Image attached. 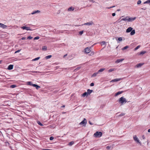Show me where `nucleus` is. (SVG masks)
<instances>
[{"mask_svg": "<svg viewBox=\"0 0 150 150\" xmlns=\"http://www.w3.org/2000/svg\"><path fill=\"white\" fill-rule=\"evenodd\" d=\"M100 43L101 45H105L106 42L105 41H103L102 42H100Z\"/></svg>", "mask_w": 150, "mask_h": 150, "instance_id": "473e14b6", "label": "nucleus"}, {"mask_svg": "<svg viewBox=\"0 0 150 150\" xmlns=\"http://www.w3.org/2000/svg\"><path fill=\"white\" fill-rule=\"evenodd\" d=\"M112 15L113 16H114L115 15V13H113L112 14Z\"/></svg>", "mask_w": 150, "mask_h": 150, "instance_id": "864d4df0", "label": "nucleus"}, {"mask_svg": "<svg viewBox=\"0 0 150 150\" xmlns=\"http://www.w3.org/2000/svg\"><path fill=\"white\" fill-rule=\"evenodd\" d=\"M27 84L28 85H30L33 86V84L32 83L31 81H28L27 82Z\"/></svg>", "mask_w": 150, "mask_h": 150, "instance_id": "5701e85b", "label": "nucleus"}, {"mask_svg": "<svg viewBox=\"0 0 150 150\" xmlns=\"http://www.w3.org/2000/svg\"><path fill=\"white\" fill-rule=\"evenodd\" d=\"M124 59H117L115 62V63H119L120 62H122L124 60Z\"/></svg>", "mask_w": 150, "mask_h": 150, "instance_id": "4468645a", "label": "nucleus"}, {"mask_svg": "<svg viewBox=\"0 0 150 150\" xmlns=\"http://www.w3.org/2000/svg\"><path fill=\"white\" fill-rule=\"evenodd\" d=\"M142 139H145V137H144V135H143L142 136Z\"/></svg>", "mask_w": 150, "mask_h": 150, "instance_id": "6e6d98bb", "label": "nucleus"}, {"mask_svg": "<svg viewBox=\"0 0 150 150\" xmlns=\"http://www.w3.org/2000/svg\"><path fill=\"white\" fill-rule=\"evenodd\" d=\"M83 33V30H82V31H80L79 32V35H82Z\"/></svg>", "mask_w": 150, "mask_h": 150, "instance_id": "4c0bfd02", "label": "nucleus"}, {"mask_svg": "<svg viewBox=\"0 0 150 150\" xmlns=\"http://www.w3.org/2000/svg\"><path fill=\"white\" fill-rule=\"evenodd\" d=\"M32 72L33 73H39V71H32Z\"/></svg>", "mask_w": 150, "mask_h": 150, "instance_id": "a18cd8bd", "label": "nucleus"}, {"mask_svg": "<svg viewBox=\"0 0 150 150\" xmlns=\"http://www.w3.org/2000/svg\"><path fill=\"white\" fill-rule=\"evenodd\" d=\"M38 124L39 125H40L41 126H43V125L39 121H38L37 122Z\"/></svg>", "mask_w": 150, "mask_h": 150, "instance_id": "e433bc0d", "label": "nucleus"}, {"mask_svg": "<svg viewBox=\"0 0 150 150\" xmlns=\"http://www.w3.org/2000/svg\"><path fill=\"white\" fill-rule=\"evenodd\" d=\"M92 45L91 47H87L85 48V57H87L88 55L89 56H91L94 55V52L91 51V49L93 47Z\"/></svg>", "mask_w": 150, "mask_h": 150, "instance_id": "f257e3e1", "label": "nucleus"}, {"mask_svg": "<svg viewBox=\"0 0 150 150\" xmlns=\"http://www.w3.org/2000/svg\"><path fill=\"white\" fill-rule=\"evenodd\" d=\"M148 4L150 6V0H147L146 1H145L144 2V4Z\"/></svg>", "mask_w": 150, "mask_h": 150, "instance_id": "4be33fe9", "label": "nucleus"}, {"mask_svg": "<svg viewBox=\"0 0 150 150\" xmlns=\"http://www.w3.org/2000/svg\"><path fill=\"white\" fill-rule=\"evenodd\" d=\"M134 140L137 143H139L140 145H141L142 143L139 140V139L137 137L136 135H134L133 137Z\"/></svg>", "mask_w": 150, "mask_h": 150, "instance_id": "20e7f679", "label": "nucleus"}, {"mask_svg": "<svg viewBox=\"0 0 150 150\" xmlns=\"http://www.w3.org/2000/svg\"><path fill=\"white\" fill-rule=\"evenodd\" d=\"M74 8L73 7L71 6L68 9H74Z\"/></svg>", "mask_w": 150, "mask_h": 150, "instance_id": "79ce46f5", "label": "nucleus"}, {"mask_svg": "<svg viewBox=\"0 0 150 150\" xmlns=\"http://www.w3.org/2000/svg\"><path fill=\"white\" fill-rule=\"evenodd\" d=\"M115 7V6H110L109 7H108L107 8H108V9H110V8H113V7Z\"/></svg>", "mask_w": 150, "mask_h": 150, "instance_id": "de8ad7c7", "label": "nucleus"}, {"mask_svg": "<svg viewBox=\"0 0 150 150\" xmlns=\"http://www.w3.org/2000/svg\"><path fill=\"white\" fill-rule=\"evenodd\" d=\"M102 135V134L101 132H96L94 134V136L95 137H100Z\"/></svg>", "mask_w": 150, "mask_h": 150, "instance_id": "7ed1b4c3", "label": "nucleus"}, {"mask_svg": "<svg viewBox=\"0 0 150 150\" xmlns=\"http://www.w3.org/2000/svg\"><path fill=\"white\" fill-rule=\"evenodd\" d=\"M87 121L86 120V119H85V125L86 124V123H87Z\"/></svg>", "mask_w": 150, "mask_h": 150, "instance_id": "680f3d73", "label": "nucleus"}, {"mask_svg": "<svg viewBox=\"0 0 150 150\" xmlns=\"http://www.w3.org/2000/svg\"><path fill=\"white\" fill-rule=\"evenodd\" d=\"M40 58V57H38L37 58H36L34 59H33L32 60V61H36V60H37L38 59H39Z\"/></svg>", "mask_w": 150, "mask_h": 150, "instance_id": "cd10ccee", "label": "nucleus"}, {"mask_svg": "<svg viewBox=\"0 0 150 150\" xmlns=\"http://www.w3.org/2000/svg\"><path fill=\"white\" fill-rule=\"evenodd\" d=\"M94 23L92 21H91L85 23V26H91L94 25Z\"/></svg>", "mask_w": 150, "mask_h": 150, "instance_id": "0eeeda50", "label": "nucleus"}, {"mask_svg": "<svg viewBox=\"0 0 150 150\" xmlns=\"http://www.w3.org/2000/svg\"><path fill=\"white\" fill-rule=\"evenodd\" d=\"M135 33V30H132L131 33H130V35H133Z\"/></svg>", "mask_w": 150, "mask_h": 150, "instance_id": "aec40b11", "label": "nucleus"}, {"mask_svg": "<svg viewBox=\"0 0 150 150\" xmlns=\"http://www.w3.org/2000/svg\"><path fill=\"white\" fill-rule=\"evenodd\" d=\"M119 101L121 105H122L124 104L125 103L127 102V100L125 98L122 96L119 99Z\"/></svg>", "mask_w": 150, "mask_h": 150, "instance_id": "f03ea898", "label": "nucleus"}, {"mask_svg": "<svg viewBox=\"0 0 150 150\" xmlns=\"http://www.w3.org/2000/svg\"><path fill=\"white\" fill-rule=\"evenodd\" d=\"M54 139V137H51L50 138V140H52Z\"/></svg>", "mask_w": 150, "mask_h": 150, "instance_id": "3c124183", "label": "nucleus"}, {"mask_svg": "<svg viewBox=\"0 0 150 150\" xmlns=\"http://www.w3.org/2000/svg\"><path fill=\"white\" fill-rule=\"evenodd\" d=\"M106 149L108 150L110 149V147L109 146H107L106 147Z\"/></svg>", "mask_w": 150, "mask_h": 150, "instance_id": "8fccbe9b", "label": "nucleus"}, {"mask_svg": "<svg viewBox=\"0 0 150 150\" xmlns=\"http://www.w3.org/2000/svg\"><path fill=\"white\" fill-rule=\"evenodd\" d=\"M144 64V63H139L138 64L135 66V68H139L140 67Z\"/></svg>", "mask_w": 150, "mask_h": 150, "instance_id": "1a4fd4ad", "label": "nucleus"}, {"mask_svg": "<svg viewBox=\"0 0 150 150\" xmlns=\"http://www.w3.org/2000/svg\"><path fill=\"white\" fill-rule=\"evenodd\" d=\"M84 124V119L83 120L79 123V125H81L82 124Z\"/></svg>", "mask_w": 150, "mask_h": 150, "instance_id": "72a5a7b5", "label": "nucleus"}, {"mask_svg": "<svg viewBox=\"0 0 150 150\" xmlns=\"http://www.w3.org/2000/svg\"><path fill=\"white\" fill-rule=\"evenodd\" d=\"M136 17L132 18L128 16V22H132L134 20L136 19Z\"/></svg>", "mask_w": 150, "mask_h": 150, "instance_id": "6e6552de", "label": "nucleus"}, {"mask_svg": "<svg viewBox=\"0 0 150 150\" xmlns=\"http://www.w3.org/2000/svg\"><path fill=\"white\" fill-rule=\"evenodd\" d=\"M93 91V90L88 89L87 90V92H85V96H88L90 95V94Z\"/></svg>", "mask_w": 150, "mask_h": 150, "instance_id": "39448f33", "label": "nucleus"}, {"mask_svg": "<svg viewBox=\"0 0 150 150\" xmlns=\"http://www.w3.org/2000/svg\"><path fill=\"white\" fill-rule=\"evenodd\" d=\"M148 132H150V128L148 130Z\"/></svg>", "mask_w": 150, "mask_h": 150, "instance_id": "e2e57ef3", "label": "nucleus"}, {"mask_svg": "<svg viewBox=\"0 0 150 150\" xmlns=\"http://www.w3.org/2000/svg\"><path fill=\"white\" fill-rule=\"evenodd\" d=\"M115 70V69H110L108 70V72H111Z\"/></svg>", "mask_w": 150, "mask_h": 150, "instance_id": "bb28decb", "label": "nucleus"}, {"mask_svg": "<svg viewBox=\"0 0 150 150\" xmlns=\"http://www.w3.org/2000/svg\"><path fill=\"white\" fill-rule=\"evenodd\" d=\"M21 28L23 30H32L30 29V27H27L26 26H23L21 27Z\"/></svg>", "mask_w": 150, "mask_h": 150, "instance_id": "9b49d317", "label": "nucleus"}, {"mask_svg": "<svg viewBox=\"0 0 150 150\" xmlns=\"http://www.w3.org/2000/svg\"><path fill=\"white\" fill-rule=\"evenodd\" d=\"M129 47L128 46H126L125 47H124L123 48H122V50H125L127 49V48H128Z\"/></svg>", "mask_w": 150, "mask_h": 150, "instance_id": "c9c22d12", "label": "nucleus"}, {"mask_svg": "<svg viewBox=\"0 0 150 150\" xmlns=\"http://www.w3.org/2000/svg\"><path fill=\"white\" fill-rule=\"evenodd\" d=\"M25 39V37H23L21 38V39L22 40H24Z\"/></svg>", "mask_w": 150, "mask_h": 150, "instance_id": "5fc2aeb1", "label": "nucleus"}, {"mask_svg": "<svg viewBox=\"0 0 150 150\" xmlns=\"http://www.w3.org/2000/svg\"><path fill=\"white\" fill-rule=\"evenodd\" d=\"M33 86L35 87L37 89H38L40 87V86L36 84H34L33 85Z\"/></svg>", "mask_w": 150, "mask_h": 150, "instance_id": "f3484780", "label": "nucleus"}, {"mask_svg": "<svg viewBox=\"0 0 150 150\" xmlns=\"http://www.w3.org/2000/svg\"><path fill=\"white\" fill-rule=\"evenodd\" d=\"M133 30V28L130 27L128 28L126 30V32L127 33H129Z\"/></svg>", "mask_w": 150, "mask_h": 150, "instance_id": "f8f14e48", "label": "nucleus"}, {"mask_svg": "<svg viewBox=\"0 0 150 150\" xmlns=\"http://www.w3.org/2000/svg\"><path fill=\"white\" fill-rule=\"evenodd\" d=\"M7 27V26L4 25L3 24L0 23V27L2 28L3 29H5Z\"/></svg>", "mask_w": 150, "mask_h": 150, "instance_id": "ddd939ff", "label": "nucleus"}, {"mask_svg": "<svg viewBox=\"0 0 150 150\" xmlns=\"http://www.w3.org/2000/svg\"><path fill=\"white\" fill-rule=\"evenodd\" d=\"M74 143V142L72 141L69 143V145L70 146L72 145Z\"/></svg>", "mask_w": 150, "mask_h": 150, "instance_id": "2f4dec72", "label": "nucleus"}, {"mask_svg": "<svg viewBox=\"0 0 150 150\" xmlns=\"http://www.w3.org/2000/svg\"><path fill=\"white\" fill-rule=\"evenodd\" d=\"M13 65H9L7 69L8 70L12 69H13Z\"/></svg>", "mask_w": 150, "mask_h": 150, "instance_id": "2eb2a0df", "label": "nucleus"}, {"mask_svg": "<svg viewBox=\"0 0 150 150\" xmlns=\"http://www.w3.org/2000/svg\"><path fill=\"white\" fill-rule=\"evenodd\" d=\"M47 50V47L46 46H43L42 48L43 50Z\"/></svg>", "mask_w": 150, "mask_h": 150, "instance_id": "a878e982", "label": "nucleus"}, {"mask_svg": "<svg viewBox=\"0 0 150 150\" xmlns=\"http://www.w3.org/2000/svg\"><path fill=\"white\" fill-rule=\"evenodd\" d=\"M52 13L55 16H57L58 14H59L60 13V11L59 10H53Z\"/></svg>", "mask_w": 150, "mask_h": 150, "instance_id": "423d86ee", "label": "nucleus"}, {"mask_svg": "<svg viewBox=\"0 0 150 150\" xmlns=\"http://www.w3.org/2000/svg\"><path fill=\"white\" fill-rule=\"evenodd\" d=\"M52 56L51 55H48V56H46L45 57V58L46 59H49V58H50L52 57Z\"/></svg>", "mask_w": 150, "mask_h": 150, "instance_id": "c85d7f7f", "label": "nucleus"}, {"mask_svg": "<svg viewBox=\"0 0 150 150\" xmlns=\"http://www.w3.org/2000/svg\"><path fill=\"white\" fill-rule=\"evenodd\" d=\"M118 40L119 41H122V39L121 37H119L118 38Z\"/></svg>", "mask_w": 150, "mask_h": 150, "instance_id": "ea45409f", "label": "nucleus"}, {"mask_svg": "<svg viewBox=\"0 0 150 150\" xmlns=\"http://www.w3.org/2000/svg\"><path fill=\"white\" fill-rule=\"evenodd\" d=\"M16 87V86L15 85H12L10 86V87L11 88H14Z\"/></svg>", "mask_w": 150, "mask_h": 150, "instance_id": "c756f323", "label": "nucleus"}, {"mask_svg": "<svg viewBox=\"0 0 150 150\" xmlns=\"http://www.w3.org/2000/svg\"><path fill=\"white\" fill-rule=\"evenodd\" d=\"M67 54H66L65 55H64V56H63V57L64 58L66 56H67Z\"/></svg>", "mask_w": 150, "mask_h": 150, "instance_id": "13d9d810", "label": "nucleus"}, {"mask_svg": "<svg viewBox=\"0 0 150 150\" xmlns=\"http://www.w3.org/2000/svg\"><path fill=\"white\" fill-rule=\"evenodd\" d=\"M88 1L89 3H93L94 2V1L93 0H88Z\"/></svg>", "mask_w": 150, "mask_h": 150, "instance_id": "c03bdc74", "label": "nucleus"}, {"mask_svg": "<svg viewBox=\"0 0 150 150\" xmlns=\"http://www.w3.org/2000/svg\"><path fill=\"white\" fill-rule=\"evenodd\" d=\"M94 83H91L90 85L91 86H94Z\"/></svg>", "mask_w": 150, "mask_h": 150, "instance_id": "603ef678", "label": "nucleus"}, {"mask_svg": "<svg viewBox=\"0 0 150 150\" xmlns=\"http://www.w3.org/2000/svg\"><path fill=\"white\" fill-rule=\"evenodd\" d=\"M105 69L104 68H102L100 69H99L98 71V73H99L100 72H102Z\"/></svg>", "mask_w": 150, "mask_h": 150, "instance_id": "b1692460", "label": "nucleus"}, {"mask_svg": "<svg viewBox=\"0 0 150 150\" xmlns=\"http://www.w3.org/2000/svg\"><path fill=\"white\" fill-rule=\"evenodd\" d=\"M81 68L80 67H78L74 70V72H76L77 70H79Z\"/></svg>", "mask_w": 150, "mask_h": 150, "instance_id": "7c9ffc66", "label": "nucleus"}, {"mask_svg": "<svg viewBox=\"0 0 150 150\" xmlns=\"http://www.w3.org/2000/svg\"><path fill=\"white\" fill-rule=\"evenodd\" d=\"M140 47V45L138 46L136 48H135V49H134V50L135 51L137 50Z\"/></svg>", "mask_w": 150, "mask_h": 150, "instance_id": "f704fd0d", "label": "nucleus"}, {"mask_svg": "<svg viewBox=\"0 0 150 150\" xmlns=\"http://www.w3.org/2000/svg\"><path fill=\"white\" fill-rule=\"evenodd\" d=\"M122 78H118V79H113L112 81H111L110 82H117L119 81H120L121 80H122Z\"/></svg>", "mask_w": 150, "mask_h": 150, "instance_id": "9d476101", "label": "nucleus"}, {"mask_svg": "<svg viewBox=\"0 0 150 150\" xmlns=\"http://www.w3.org/2000/svg\"><path fill=\"white\" fill-rule=\"evenodd\" d=\"M20 51H21V50H18L16 51L15 52V53H17L19 52Z\"/></svg>", "mask_w": 150, "mask_h": 150, "instance_id": "09e8293b", "label": "nucleus"}, {"mask_svg": "<svg viewBox=\"0 0 150 150\" xmlns=\"http://www.w3.org/2000/svg\"><path fill=\"white\" fill-rule=\"evenodd\" d=\"M98 74V72H95L92 75V77H95L97 76V75Z\"/></svg>", "mask_w": 150, "mask_h": 150, "instance_id": "412c9836", "label": "nucleus"}, {"mask_svg": "<svg viewBox=\"0 0 150 150\" xmlns=\"http://www.w3.org/2000/svg\"><path fill=\"white\" fill-rule=\"evenodd\" d=\"M146 52L145 51H142L140 52L139 54L143 55L146 53Z\"/></svg>", "mask_w": 150, "mask_h": 150, "instance_id": "393cba45", "label": "nucleus"}, {"mask_svg": "<svg viewBox=\"0 0 150 150\" xmlns=\"http://www.w3.org/2000/svg\"><path fill=\"white\" fill-rule=\"evenodd\" d=\"M42 150H51V149H43Z\"/></svg>", "mask_w": 150, "mask_h": 150, "instance_id": "bf43d9fd", "label": "nucleus"}, {"mask_svg": "<svg viewBox=\"0 0 150 150\" xmlns=\"http://www.w3.org/2000/svg\"><path fill=\"white\" fill-rule=\"evenodd\" d=\"M123 92V91H119V92H117L115 94V96H117L118 95L121 94Z\"/></svg>", "mask_w": 150, "mask_h": 150, "instance_id": "a211bd4d", "label": "nucleus"}, {"mask_svg": "<svg viewBox=\"0 0 150 150\" xmlns=\"http://www.w3.org/2000/svg\"><path fill=\"white\" fill-rule=\"evenodd\" d=\"M141 1L140 0H138L137 2V4L139 5L141 3Z\"/></svg>", "mask_w": 150, "mask_h": 150, "instance_id": "58836bf2", "label": "nucleus"}, {"mask_svg": "<svg viewBox=\"0 0 150 150\" xmlns=\"http://www.w3.org/2000/svg\"><path fill=\"white\" fill-rule=\"evenodd\" d=\"M63 107H65L64 105H63L62 106Z\"/></svg>", "mask_w": 150, "mask_h": 150, "instance_id": "0e129e2a", "label": "nucleus"}, {"mask_svg": "<svg viewBox=\"0 0 150 150\" xmlns=\"http://www.w3.org/2000/svg\"><path fill=\"white\" fill-rule=\"evenodd\" d=\"M40 38L39 37V36H36L34 38V40H38Z\"/></svg>", "mask_w": 150, "mask_h": 150, "instance_id": "a19ab883", "label": "nucleus"}, {"mask_svg": "<svg viewBox=\"0 0 150 150\" xmlns=\"http://www.w3.org/2000/svg\"><path fill=\"white\" fill-rule=\"evenodd\" d=\"M40 12V11L38 10H37V11H35L32 12L31 13L32 14H36L37 13H39Z\"/></svg>", "mask_w": 150, "mask_h": 150, "instance_id": "dca6fc26", "label": "nucleus"}, {"mask_svg": "<svg viewBox=\"0 0 150 150\" xmlns=\"http://www.w3.org/2000/svg\"><path fill=\"white\" fill-rule=\"evenodd\" d=\"M89 124L90 125H92L93 124H92V123H91V122L90 121H89Z\"/></svg>", "mask_w": 150, "mask_h": 150, "instance_id": "4d7b16f0", "label": "nucleus"}, {"mask_svg": "<svg viewBox=\"0 0 150 150\" xmlns=\"http://www.w3.org/2000/svg\"><path fill=\"white\" fill-rule=\"evenodd\" d=\"M115 38L117 40V37H116V38Z\"/></svg>", "mask_w": 150, "mask_h": 150, "instance_id": "69168bd1", "label": "nucleus"}, {"mask_svg": "<svg viewBox=\"0 0 150 150\" xmlns=\"http://www.w3.org/2000/svg\"><path fill=\"white\" fill-rule=\"evenodd\" d=\"M121 21H127L128 22V16L122 18Z\"/></svg>", "mask_w": 150, "mask_h": 150, "instance_id": "6ab92c4d", "label": "nucleus"}, {"mask_svg": "<svg viewBox=\"0 0 150 150\" xmlns=\"http://www.w3.org/2000/svg\"><path fill=\"white\" fill-rule=\"evenodd\" d=\"M81 95L82 96L84 97V93H83V94Z\"/></svg>", "mask_w": 150, "mask_h": 150, "instance_id": "052dcab7", "label": "nucleus"}, {"mask_svg": "<svg viewBox=\"0 0 150 150\" xmlns=\"http://www.w3.org/2000/svg\"><path fill=\"white\" fill-rule=\"evenodd\" d=\"M33 37H31L30 36H28L27 38V39H31L32 38H33Z\"/></svg>", "mask_w": 150, "mask_h": 150, "instance_id": "49530a36", "label": "nucleus"}, {"mask_svg": "<svg viewBox=\"0 0 150 150\" xmlns=\"http://www.w3.org/2000/svg\"><path fill=\"white\" fill-rule=\"evenodd\" d=\"M119 10H117V11H119Z\"/></svg>", "mask_w": 150, "mask_h": 150, "instance_id": "338daca9", "label": "nucleus"}, {"mask_svg": "<svg viewBox=\"0 0 150 150\" xmlns=\"http://www.w3.org/2000/svg\"><path fill=\"white\" fill-rule=\"evenodd\" d=\"M125 115V114L124 113H122L121 114L119 115V117H121L123 116H124Z\"/></svg>", "mask_w": 150, "mask_h": 150, "instance_id": "37998d69", "label": "nucleus"}]
</instances>
